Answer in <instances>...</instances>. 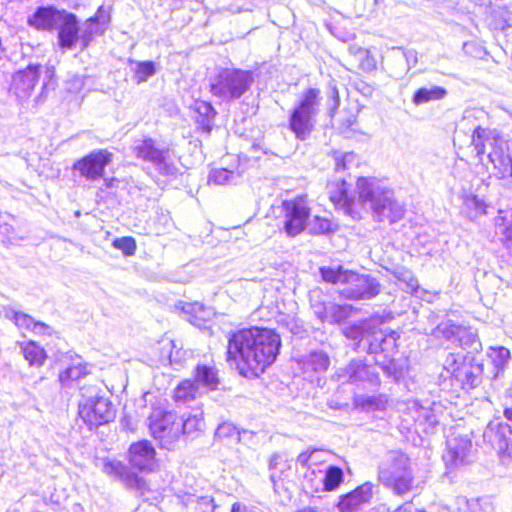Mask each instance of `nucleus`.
<instances>
[{
  "instance_id": "nucleus-1",
  "label": "nucleus",
  "mask_w": 512,
  "mask_h": 512,
  "mask_svg": "<svg viewBox=\"0 0 512 512\" xmlns=\"http://www.w3.org/2000/svg\"><path fill=\"white\" fill-rule=\"evenodd\" d=\"M358 198L348 195V184L341 179L328 184V194L335 207L342 209L352 218H360L359 207L369 210L374 220L395 223L405 214V207L394 197L393 190L383 186L374 178L361 177L357 180Z\"/></svg>"
},
{
  "instance_id": "nucleus-2",
  "label": "nucleus",
  "mask_w": 512,
  "mask_h": 512,
  "mask_svg": "<svg viewBox=\"0 0 512 512\" xmlns=\"http://www.w3.org/2000/svg\"><path fill=\"white\" fill-rule=\"evenodd\" d=\"M281 347V338L273 329L251 327L230 334L227 361L244 377H259L272 365Z\"/></svg>"
},
{
  "instance_id": "nucleus-3",
  "label": "nucleus",
  "mask_w": 512,
  "mask_h": 512,
  "mask_svg": "<svg viewBox=\"0 0 512 512\" xmlns=\"http://www.w3.org/2000/svg\"><path fill=\"white\" fill-rule=\"evenodd\" d=\"M471 144L480 160L488 150L487 157L498 178L512 177V158L507 143L496 130L474 127Z\"/></svg>"
},
{
  "instance_id": "nucleus-4",
  "label": "nucleus",
  "mask_w": 512,
  "mask_h": 512,
  "mask_svg": "<svg viewBox=\"0 0 512 512\" xmlns=\"http://www.w3.org/2000/svg\"><path fill=\"white\" fill-rule=\"evenodd\" d=\"M254 80L250 70L224 68L210 79V92L221 102L231 103L240 99L251 88Z\"/></svg>"
},
{
  "instance_id": "nucleus-5",
  "label": "nucleus",
  "mask_w": 512,
  "mask_h": 512,
  "mask_svg": "<svg viewBox=\"0 0 512 512\" xmlns=\"http://www.w3.org/2000/svg\"><path fill=\"white\" fill-rule=\"evenodd\" d=\"M320 105V90L309 88L302 94L299 102L291 110L289 129L298 140L304 141L312 133Z\"/></svg>"
},
{
  "instance_id": "nucleus-6",
  "label": "nucleus",
  "mask_w": 512,
  "mask_h": 512,
  "mask_svg": "<svg viewBox=\"0 0 512 512\" xmlns=\"http://www.w3.org/2000/svg\"><path fill=\"white\" fill-rule=\"evenodd\" d=\"M379 480L397 495H405L412 488L409 458L400 451H390L379 470Z\"/></svg>"
},
{
  "instance_id": "nucleus-7",
  "label": "nucleus",
  "mask_w": 512,
  "mask_h": 512,
  "mask_svg": "<svg viewBox=\"0 0 512 512\" xmlns=\"http://www.w3.org/2000/svg\"><path fill=\"white\" fill-rule=\"evenodd\" d=\"M379 480L397 495H405L412 488L409 458L400 451H390L379 470Z\"/></svg>"
},
{
  "instance_id": "nucleus-8",
  "label": "nucleus",
  "mask_w": 512,
  "mask_h": 512,
  "mask_svg": "<svg viewBox=\"0 0 512 512\" xmlns=\"http://www.w3.org/2000/svg\"><path fill=\"white\" fill-rule=\"evenodd\" d=\"M83 400L79 403L78 414L90 429L109 423L115 418V409L108 398L99 396L97 393L86 395L84 388H81Z\"/></svg>"
},
{
  "instance_id": "nucleus-9",
  "label": "nucleus",
  "mask_w": 512,
  "mask_h": 512,
  "mask_svg": "<svg viewBox=\"0 0 512 512\" xmlns=\"http://www.w3.org/2000/svg\"><path fill=\"white\" fill-rule=\"evenodd\" d=\"M149 430L151 435L164 449H173L181 436L178 417L173 412L154 411L149 417Z\"/></svg>"
},
{
  "instance_id": "nucleus-10",
  "label": "nucleus",
  "mask_w": 512,
  "mask_h": 512,
  "mask_svg": "<svg viewBox=\"0 0 512 512\" xmlns=\"http://www.w3.org/2000/svg\"><path fill=\"white\" fill-rule=\"evenodd\" d=\"M334 378L341 384L350 383L357 387H377L380 378L375 367L360 359H352L347 365L339 367Z\"/></svg>"
},
{
  "instance_id": "nucleus-11",
  "label": "nucleus",
  "mask_w": 512,
  "mask_h": 512,
  "mask_svg": "<svg viewBox=\"0 0 512 512\" xmlns=\"http://www.w3.org/2000/svg\"><path fill=\"white\" fill-rule=\"evenodd\" d=\"M310 305L314 315L322 323L340 324L349 318L353 311L351 305L325 300L319 290L310 293Z\"/></svg>"
},
{
  "instance_id": "nucleus-12",
  "label": "nucleus",
  "mask_w": 512,
  "mask_h": 512,
  "mask_svg": "<svg viewBox=\"0 0 512 512\" xmlns=\"http://www.w3.org/2000/svg\"><path fill=\"white\" fill-rule=\"evenodd\" d=\"M379 292L380 284L375 278L351 271L344 287L340 290V295L345 299L357 301L370 300Z\"/></svg>"
},
{
  "instance_id": "nucleus-13",
  "label": "nucleus",
  "mask_w": 512,
  "mask_h": 512,
  "mask_svg": "<svg viewBox=\"0 0 512 512\" xmlns=\"http://www.w3.org/2000/svg\"><path fill=\"white\" fill-rule=\"evenodd\" d=\"M284 222L283 228L290 237L300 234L306 227L310 216V208L304 197L283 202Z\"/></svg>"
},
{
  "instance_id": "nucleus-14",
  "label": "nucleus",
  "mask_w": 512,
  "mask_h": 512,
  "mask_svg": "<svg viewBox=\"0 0 512 512\" xmlns=\"http://www.w3.org/2000/svg\"><path fill=\"white\" fill-rule=\"evenodd\" d=\"M132 153L136 158L151 163L160 173H171V166L167 162L169 150L157 147L152 138L135 140Z\"/></svg>"
},
{
  "instance_id": "nucleus-15",
  "label": "nucleus",
  "mask_w": 512,
  "mask_h": 512,
  "mask_svg": "<svg viewBox=\"0 0 512 512\" xmlns=\"http://www.w3.org/2000/svg\"><path fill=\"white\" fill-rule=\"evenodd\" d=\"M113 154L106 149L94 150L74 163L73 168L89 181L103 177L106 166L112 162Z\"/></svg>"
},
{
  "instance_id": "nucleus-16",
  "label": "nucleus",
  "mask_w": 512,
  "mask_h": 512,
  "mask_svg": "<svg viewBox=\"0 0 512 512\" xmlns=\"http://www.w3.org/2000/svg\"><path fill=\"white\" fill-rule=\"evenodd\" d=\"M472 443L464 437H452L447 440V451L443 460L449 468H457L469 464L473 460Z\"/></svg>"
},
{
  "instance_id": "nucleus-17",
  "label": "nucleus",
  "mask_w": 512,
  "mask_h": 512,
  "mask_svg": "<svg viewBox=\"0 0 512 512\" xmlns=\"http://www.w3.org/2000/svg\"><path fill=\"white\" fill-rule=\"evenodd\" d=\"M155 449L148 440H142L130 445L129 462L139 471L151 472L156 467Z\"/></svg>"
},
{
  "instance_id": "nucleus-18",
  "label": "nucleus",
  "mask_w": 512,
  "mask_h": 512,
  "mask_svg": "<svg viewBox=\"0 0 512 512\" xmlns=\"http://www.w3.org/2000/svg\"><path fill=\"white\" fill-rule=\"evenodd\" d=\"M40 69V65L31 64L13 75L11 89L19 99H25L31 95L39 80Z\"/></svg>"
},
{
  "instance_id": "nucleus-19",
  "label": "nucleus",
  "mask_w": 512,
  "mask_h": 512,
  "mask_svg": "<svg viewBox=\"0 0 512 512\" xmlns=\"http://www.w3.org/2000/svg\"><path fill=\"white\" fill-rule=\"evenodd\" d=\"M378 338L381 340V344H371V354H382L384 362L381 363L377 360V364L382 366V369L388 374L392 373L394 369L393 357L397 352V338L398 335L394 331L387 332L385 334H379Z\"/></svg>"
},
{
  "instance_id": "nucleus-20",
  "label": "nucleus",
  "mask_w": 512,
  "mask_h": 512,
  "mask_svg": "<svg viewBox=\"0 0 512 512\" xmlns=\"http://www.w3.org/2000/svg\"><path fill=\"white\" fill-rule=\"evenodd\" d=\"M103 471L115 480L121 481L127 488L140 490L144 485L143 478L131 472L120 461L105 459Z\"/></svg>"
},
{
  "instance_id": "nucleus-21",
  "label": "nucleus",
  "mask_w": 512,
  "mask_h": 512,
  "mask_svg": "<svg viewBox=\"0 0 512 512\" xmlns=\"http://www.w3.org/2000/svg\"><path fill=\"white\" fill-rule=\"evenodd\" d=\"M373 495V484L365 482L353 491L342 495L337 507L340 512H356L362 505L368 503Z\"/></svg>"
},
{
  "instance_id": "nucleus-22",
  "label": "nucleus",
  "mask_w": 512,
  "mask_h": 512,
  "mask_svg": "<svg viewBox=\"0 0 512 512\" xmlns=\"http://www.w3.org/2000/svg\"><path fill=\"white\" fill-rule=\"evenodd\" d=\"M60 20L56 26V29H58L59 46L63 49H72L79 39L77 17L73 13L64 11Z\"/></svg>"
},
{
  "instance_id": "nucleus-23",
  "label": "nucleus",
  "mask_w": 512,
  "mask_h": 512,
  "mask_svg": "<svg viewBox=\"0 0 512 512\" xmlns=\"http://www.w3.org/2000/svg\"><path fill=\"white\" fill-rule=\"evenodd\" d=\"M512 431L508 424L499 421H491L484 433V440L498 453L505 452L510 444Z\"/></svg>"
},
{
  "instance_id": "nucleus-24",
  "label": "nucleus",
  "mask_w": 512,
  "mask_h": 512,
  "mask_svg": "<svg viewBox=\"0 0 512 512\" xmlns=\"http://www.w3.org/2000/svg\"><path fill=\"white\" fill-rule=\"evenodd\" d=\"M409 414L414 421L415 430H421L426 434L433 433L435 427L439 423V419L434 412V409L419 405L417 402H412L408 407Z\"/></svg>"
},
{
  "instance_id": "nucleus-25",
  "label": "nucleus",
  "mask_w": 512,
  "mask_h": 512,
  "mask_svg": "<svg viewBox=\"0 0 512 512\" xmlns=\"http://www.w3.org/2000/svg\"><path fill=\"white\" fill-rule=\"evenodd\" d=\"M299 365L305 378L313 381L314 377L326 372L330 365V358L323 351H313L304 356L299 361Z\"/></svg>"
},
{
  "instance_id": "nucleus-26",
  "label": "nucleus",
  "mask_w": 512,
  "mask_h": 512,
  "mask_svg": "<svg viewBox=\"0 0 512 512\" xmlns=\"http://www.w3.org/2000/svg\"><path fill=\"white\" fill-rule=\"evenodd\" d=\"M65 10H57L53 7H40L28 19L30 26L42 30H52L61 21L62 13Z\"/></svg>"
},
{
  "instance_id": "nucleus-27",
  "label": "nucleus",
  "mask_w": 512,
  "mask_h": 512,
  "mask_svg": "<svg viewBox=\"0 0 512 512\" xmlns=\"http://www.w3.org/2000/svg\"><path fill=\"white\" fill-rule=\"evenodd\" d=\"M12 319L21 331H29L39 336H51L54 333V330L48 324L35 321L32 316L26 313L14 311Z\"/></svg>"
},
{
  "instance_id": "nucleus-28",
  "label": "nucleus",
  "mask_w": 512,
  "mask_h": 512,
  "mask_svg": "<svg viewBox=\"0 0 512 512\" xmlns=\"http://www.w3.org/2000/svg\"><path fill=\"white\" fill-rule=\"evenodd\" d=\"M191 380L195 382V385L198 386L204 395L216 390L219 385L217 370L207 365H197Z\"/></svg>"
},
{
  "instance_id": "nucleus-29",
  "label": "nucleus",
  "mask_w": 512,
  "mask_h": 512,
  "mask_svg": "<svg viewBox=\"0 0 512 512\" xmlns=\"http://www.w3.org/2000/svg\"><path fill=\"white\" fill-rule=\"evenodd\" d=\"M179 307H181L182 312L186 316V320L198 327L204 325L214 316V312L211 308L205 307L199 302H180Z\"/></svg>"
},
{
  "instance_id": "nucleus-30",
  "label": "nucleus",
  "mask_w": 512,
  "mask_h": 512,
  "mask_svg": "<svg viewBox=\"0 0 512 512\" xmlns=\"http://www.w3.org/2000/svg\"><path fill=\"white\" fill-rule=\"evenodd\" d=\"M495 233L504 246H512V209H500L494 219Z\"/></svg>"
},
{
  "instance_id": "nucleus-31",
  "label": "nucleus",
  "mask_w": 512,
  "mask_h": 512,
  "mask_svg": "<svg viewBox=\"0 0 512 512\" xmlns=\"http://www.w3.org/2000/svg\"><path fill=\"white\" fill-rule=\"evenodd\" d=\"M474 360V358H470L466 365L461 368L462 370L455 379L463 388H474L480 383L483 365L481 363H473Z\"/></svg>"
},
{
  "instance_id": "nucleus-32",
  "label": "nucleus",
  "mask_w": 512,
  "mask_h": 512,
  "mask_svg": "<svg viewBox=\"0 0 512 512\" xmlns=\"http://www.w3.org/2000/svg\"><path fill=\"white\" fill-rule=\"evenodd\" d=\"M194 111L196 113V123L199 128L209 134L214 125L216 111L211 103L198 100L194 103Z\"/></svg>"
},
{
  "instance_id": "nucleus-33",
  "label": "nucleus",
  "mask_w": 512,
  "mask_h": 512,
  "mask_svg": "<svg viewBox=\"0 0 512 512\" xmlns=\"http://www.w3.org/2000/svg\"><path fill=\"white\" fill-rule=\"evenodd\" d=\"M203 395L204 394L191 379L183 380L174 390V400L179 405H189Z\"/></svg>"
},
{
  "instance_id": "nucleus-34",
  "label": "nucleus",
  "mask_w": 512,
  "mask_h": 512,
  "mask_svg": "<svg viewBox=\"0 0 512 512\" xmlns=\"http://www.w3.org/2000/svg\"><path fill=\"white\" fill-rule=\"evenodd\" d=\"M180 424L181 435L196 437L205 428L203 412L196 410L195 413L189 414L187 417L178 418Z\"/></svg>"
},
{
  "instance_id": "nucleus-35",
  "label": "nucleus",
  "mask_w": 512,
  "mask_h": 512,
  "mask_svg": "<svg viewBox=\"0 0 512 512\" xmlns=\"http://www.w3.org/2000/svg\"><path fill=\"white\" fill-rule=\"evenodd\" d=\"M388 404V398L384 394L379 395H360L354 398L356 408L365 412L383 411Z\"/></svg>"
},
{
  "instance_id": "nucleus-36",
  "label": "nucleus",
  "mask_w": 512,
  "mask_h": 512,
  "mask_svg": "<svg viewBox=\"0 0 512 512\" xmlns=\"http://www.w3.org/2000/svg\"><path fill=\"white\" fill-rule=\"evenodd\" d=\"M447 94V90L441 86L421 87L415 91L412 102L415 105H422L431 101L442 100Z\"/></svg>"
},
{
  "instance_id": "nucleus-37",
  "label": "nucleus",
  "mask_w": 512,
  "mask_h": 512,
  "mask_svg": "<svg viewBox=\"0 0 512 512\" xmlns=\"http://www.w3.org/2000/svg\"><path fill=\"white\" fill-rule=\"evenodd\" d=\"M369 327L370 323L365 322L361 324H351L344 328L343 333L347 339L353 341L354 350L362 351Z\"/></svg>"
},
{
  "instance_id": "nucleus-38",
  "label": "nucleus",
  "mask_w": 512,
  "mask_h": 512,
  "mask_svg": "<svg viewBox=\"0 0 512 512\" xmlns=\"http://www.w3.org/2000/svg\"><path fill=\"white\" fill-rule=\"evenodd\" d=\"M458 345L470 353H478L482 350V343L478 334L472 328L463 327L457 338Z\"/></svg>"
},
{
  "instance_id": "nucleus-39",
  "label": "nucleus",
  "mask_w": 512,
  "mask_h": 512,
  "mask_svg": "<svg viewBox=\"0 0 512 512\" xmlns=\"http://www.w3.org/2000/svg\"><path fill=\"white\" fill-rule=\"evenodd\" d=\"M24 358L31 366H42L47 357L45 350L34 341L21 344Z\"/></svg>"
},
{
  "instance_id": "nucleus-40",
  "label": "nucleus",
  "mask_w": 512,
  "mask_h": 512,
  "mask_svg": "<svg viewBox=\"0 0 512 512\" xmlns=\"http://www.w3.org/2000/svg\"><path fill=\"white\" fill-rule=\"evenodd\" d=\"M87 374V365L76 361L59 374V381L63 386L69 387Z\"/></svg>"
},
{
  "instance_id": "nucleus-41",
  "label": "nucleus",
  "mask_w": 512,
  "mask_h": 512,
  "mask_svg": "<svg viewBox=\"0 0 512 512\" xmlns=\"http://www.w3.org/2000/svg\"><path fill=\"white\" fill-rule=\"evenodd\" d=\"M320 275L325 282L332 284L345 285L350 270H346L341 265L323 266L319 269Z\"/></svg>"
},
{
  "instance_id": "nucleus-42",
  "label": "nucleus",
  "mask_w": 512,
  "mask_h": 512,
  "mask_svg": "<svg viewBox=\"0 0 512 512\" xmlns=\"http://www.w3.org/2000/svg\"><path fill=\"white\" fill-rule=\"evenodd\" d=\"M463 208L470 219H476L487 214L488 205L477 195H466L463 200Z\"/></svg>"
},
{
  "instance_id": "nucleus-43",
  "label": "nucleus",
  "mask_w": 512,
  "mask_h": 512,
  "mask_svg": "<svg viewBox=\"0 0 512 512\" xmlns=\"http://www.w3.org/2000/svg\"><path fill=\"white\" fill-rule=\"evenodd\" d=\"M469 359V357L460 353H449L443 362V368L456 379L458 373L462 370L461 368L466 365Z\"/></svg>"
},
{
  "instance_id": "nucleus-44",
  "label": "nucleus",
  "mask_w": 512,
  "mask_h": 512,
  "mask_svg": "<svg viewBox=\"0 0 512 512\" xmlns=\"http://www.w3.org/2000/svg\"><path fill=\"white\" fill-rule=\"evenodd\" d=\"M488 356L491 359L495 369L497 370L496 374H498V372L503 370L509 363L510 351L503 346L490 347Z\"/></svg>"
},
{
  "instance_id": "nucleus-45",
  "label": "nucleus",
  "mask_w": 512,
  "mask_h": 512,
  "mask_svg": "<svg viewBox=\"0 0 512 512\" xmlns=\"http://www.w3.org/2000/svg\"><path fill=\"white\" fill-rule=\"evenodd\" d=\"M238 178L237 173L226 168L212 169L209 173L208 182L217 185H225L235 182Z\"/></svg>"
},
{
  "instance_id": "nucleus-46",
  "label": "nucleus",
  "mask_w": 512,
  "mask_h": 512,
  "mask_svg": "<svg viewBox=\"0 0 512 512\" xmlns=\"http://www.w3.org/2000/svg\"><path fill=\"white\" fill-rule=\"evenodd\" d=\"M344 474L340 467L329 466L323 481L325 491H333L343 482Z\"/></svg>"
},
{
  "instance_id": "nucleus-47",
  "label": "nucleus",
  "mask_w": 512,
  "mask_h": 512,
  "mask_svg": "<svg viewBox=\"0 0 512 512\" xmlns=\"http://www.w3.org/2000/svg\"><path fill=\"white\" fill-rule=\"evenodd\" d=\"M135 78L137 83L145 82L156 73V66L153 61L135 62Z\"/></svg>"
},
{
  "instance_id": "nucleus-48",
  "label": "nucleus",
  "mask_w": 512,
  "mask_h": 512,
  "mask_svg": "<svg viewBox=\"0 0 512 512\" xmlns=\"http://www.w3.org/2000/svg\"><path fill=\"white\" fill-rule=\"evenodd\" d=\"M462 326L453 324L451 322H444L439 324L436 327L435 334L436 336H442L448 341L457 342V338L459 336L460 330Z\"/></svg>"
},
{
  "instance_id": "nucleus-49",
  "label": "nucleus",
  "mask_w": 512,
  "mask_h": 512,
  "mask_svg": "<svg viewBox=\"0 0 512 512\" xmlns=\"http://www.w3.org/2000/svg\"><path fill=\"white\" fill-rule=\"evenodd\" d=\"M91 77L87 75H70L66 81V89L70 93H79L86 86L87 81H90Z\"/></svg>"
},
{
  "instance_id": "nucleus-50",
  "label": "nucleus",
  "mask_w": 512,
  "mask_h": 512,
  "mask_svg": "<svg viewBox=\"0 0 512 512\" xmlns=\"http://www.w3.org/2000/svg\"><path fill=\"white\" fill-rule=\"evenodd\" d=\"M113 247L121 250L125 256H132L136 251V241L133 237H121L113 240Z\"/></svg>"
},
{
  "instance_id": "nucleus-51",
  "label": "nucleus",
  "mask_w": 512,
  "mask_h": 512,
  "mask_svg": "<svg viewBox=\"0 0 512 512\" xmlns=\"http://www.w3.org/2000/svg\"><path fill=\"white\" fill-rule=\"evenodd\" d=\"M215 436L219 439H225V438H239V432L237 430V427L230 422H223L220 424L216 431Z\"/></svg>"
},
{
  "instance_id": "nucleus-52",
  "label": "nucleus",
  "mask_w": 512,
  "mask_h": 512,
  "mask_svg": "<svg viewBox=\"0 0 512 512\" xmlns=\"http://www.w3.org/2000/svg\"><path fill=\"white\" fill-rule=\"evenodd\" d=\"M307 225L313 234H324L331 230V222L328 219L315 216L313 220Z\"/></svg>"
},
{
  "instance_id": "nucleus-53",
  "label": "nucleus",
  "mask_w": 512,
  "mask_h": 512,
  "mask_svg": "<svg viewBox=\"0 0 512 512\" xmlns=\"http://www.w3.org/2000/svg\"><path fill=\"white\" fill-rule=\"evenodd\" d=\"M379 334H385V331L380 328L372 327L370 325L369 330L366 335V340H365L364 347L362 348V351H365V352L371 354V349H370L371 344H373V343L381 344V340L378 338Z\"/></svg>"
},
{
  "instance_id": "nucleus-54",
  "label": "nucleus",
  "mask_w": 512,
  "mask_h": 512,
  "mask_svg": "<svg viewBox=\"0 0 512 512\" xmlns=\"http://www.w3.org/2000/svg\"><path fill=\"white\" fill-rule=\"evenodd\" d=\"M357 155L353 152H347L343 154L341 157L336 158V170H346L349 169L352 165L356 164Z\"/></svg>"
},
{
  "instance_id": "nucleus-55",
  "label": "nucleus",
  "mask_w": 512,
  "mask_h": 512,
  "mask_svg": "<svg viewBox=\"0 0 512 512\" xmlns=\"http://www.w3.org/2000/svg\"><path fill=\"white\" fill-rule=\"evenodd\" d=\"M109 21V15L104 10L102 6H100L95 14V16L89 18L86 21L87 29H90L91 25L95 23H107Z\"/></svg>"
},
{
  "instance_id": "nucleus-56",
  "label": "nucleus",
  "mask_w": 512,
  "mask_h": 512,
  "mask_svg": "<svg viewBox=\"0 0 512 512\" xmlns=\"http://www.w3.org/2000/svg\"><path fill=\"white\" fill-rule=\"evenodd\" d=\"M398 279L402 282H405L407 289H409L412 293H415L419 288L417 279L410 272L401 273Z\"/></svg>"
},
{
  "instance_id": "nucleus-57",
  "label": "nucleus",
  "mask_w": 512,
  "mask_h": 512,
  "mask_svg": "<svg viewBox=\"0 0 512 512\" xmlns=\"http://www.w3.org/2000/svg\"><path fill=\"white\" fill-rule=\"evenodd\" d=\"M398 279L402 282H405L407 289H409L412 293H415L419 288L417 279L410 272L401 273Z\"/></svg>"
},
{
  "instance_id": "nucleus-58",
  "label": "nucleus",
  "mask_w": 512,
  "mask_h": 512,
  "mask_svg": "<svg viewBox=\"0 0 512 512\" xmlns=\"http://www.w3.org/2000/svg\"><path fill=\"white\" fill-rule=\"evenodd\" d=\"M398 279L402 282H405L407 289H409L412 293H415L419 288L417 279L410 272L401 273Z\"/></svg>"
},
{
  "instance_id": "nucleus-59",
  "label": "nucleus",
  "mask_w": 512,
  "mask_h": 512,
  "mask_svg": "<svg viewBox=\"0 0 512 512\" xmlns=\"http://www.w3.org/2000/svg\"><path fill=\"white\" fill-rule=\"evenodd\" d=\"M403 56L406 60L408 69L414 67L417 64V52L415 50H403Z\"/></svg>"
},
{
  "instance_id": "nucleus-60",
  "label": "nucleus",
  "mask_w": 512,
  "mask_h": 512,
  "mask_svg": "<svg viewBox=\"0 0 512 512\" xmlns=\"http://www.w3.org/2000/svg\"><path fill=\"white\" fill-rule=\"evenodd\" d=\"M330 94L333 100V106L331 107V111H335L336 109H338L340 105L339 91L335 85L330 86Z\"/></svg>"
},
{
  "instance_id": "nucleus-61",
  "label": "nucleus",
  "mask_w": 512,
  "mask_h": 512,
  "mask_svg": "<svg viewBox=\"0 0 512 512\" xmlns=\"http://www.w3.org/2000/svg\"><path fill=\"white\" fill-rule=\"evenodd\" d=\"M313 452L305 451L298 455L297 457V463H299L301 466H306L311 458Z\"/></svg>"
},
{
  "instance_id": "nucleus-62",
  "label": "nucleus",
  "mask_w": 512,
  "mask_h": 512,
  "mask_svg": "<svg viewBox=\"0 0 512 512\" xmlns=\"http://www.w3.org/2000/svg\"><path fill=\"white\" fill-rule=\"evenodd\" d=\"M230 512H257L251 508H248L246 505L236 502L232 505Z\"/></svg>"
},
{
  "instance_id": "nucleus-63",
  "label": "nucleus",
  "mask_w": 512,
  "mask_h": 512,
  "mask_svg": "<svg viewBox=\"0 0 512 512\" xmlns=\"http://www.w3.org/2000/svg\"><path fill=\"white\" fill-rule=\"evenodd\" d=\"M393 512H412V506L409 503H405L404 505L395 509Z\"/></svg>"
},
{
  "instance_id": "nucleus-64",
  "label": "nucleus",
  "mask_w": 512,
  "mask_h": 512,
  "mask_svg": "<svg viewBox=\"0 0 512 512\" xmlns=\"http://www.w3.org/2000/svg\"><path fill=\"white\" fill-rule=\"evenodd\" d=\"M356 122V116L355 115H350L346 121L344 122V125L347 127V128H351Z\"/></svg>"
}]
</instances>
